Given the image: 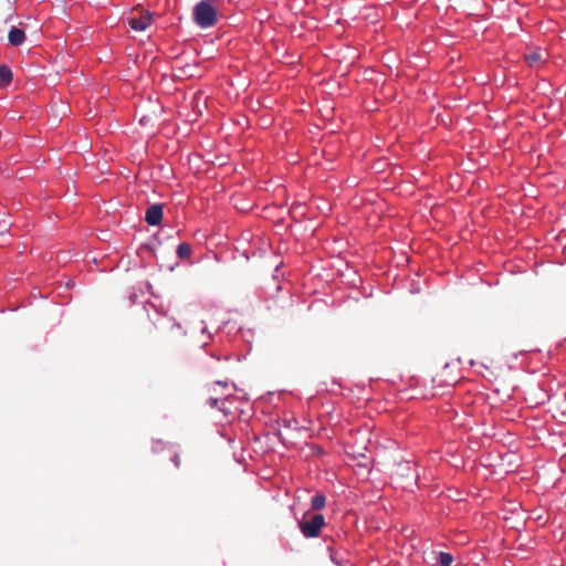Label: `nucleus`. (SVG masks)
<instances>
[{"mask_svg": "<svg viewBox=\"0 0 566 566\" xmlns=\"http://www.w3.org/2000/svg\"><path fill=\"white\" fill-rule=\"evenodd\" d=\"M153 308V313L147 310L149 325L145 327V333L148 336L156 335L163 340H171L176 336L184 334L181 325L163 308L157 307L154 304H149Z\"/></svg>", "mask_w": 566, "mask_h": 566, "instance_id": "nucleus-1", "label": "nucleus"}, {"mask_svg": "<svg viewBox=\"0 0 566 566\" xmlns=\"http://www.w3.org/2000/svg\"><path fill=\"white\" fill-rule=\"evenodd\" d=\"M193 20L200 28H210L217 23V10L209 0L198 2L193 8Z\"/></svg>", "mask_w": 566, "mask_h": 566, "instance_id": "nucleus-2", "label": "nucleus"}, {"mask_svg": "<svg viewBox=\"0 0 566 566\" xmlns=\"http://www.w3.org/2000/svg\"><path fill=\"white\" fill-rule=\"evenodd\" d=\"M298 526L305 537L314 538L321 534L323 526H325V517L322 514L310 515L306 513Z\"/></svg>", "mask_w": 566, "mask_h": 566, "instance_id": "nucleus-3", "label": "nucleus"}, {"mask_svg": "<svg viewBox=\"0 0 566 566\" xmlns=\"http://www.w3.org/2000/svg\"><path fill=\"white\" fill-rule=\"evenodd\" d=\"M153 14L148 11L142 12L138 17L132 15L128 18L129 27L135 31H144L146 30L151 22Z\"/></svg>", "mask_w": 566, "mask_h": 566, "instance_id": "nucleus-4", "label": "nucleus"}, {"mask_svg": "<svg viewBox=\"0 0 566 566\" xmlns=\"http://www.w3.org/2000/svg\"><path fill=\"white\" fill-rule=\"evenodd\" d=\"M163 220V207L160 205H151L145 213V221L149 226H158Z\"/></svg>", "mask_w": 566, "mask_h": 566, "instance_id": "nucleus-5", "label": "nucleus"}, {"mask_svg": "<svg viewBox=\"0 0 566 566\" xmlns=\"http://www.w3.org/2000/svg\"><path fill=\"white\" fill-rule=\"evenodd\" d=\"M219 388L227 389L228 388V384L227 382L217 381L216 384H213V386L211 388H209V392H211V394L208 397V402L213 408L218 407V402L219 401H221L223 403V399L227 398V396L221 397L219 395V391H218Z\"/></svg>", "mask_w": 566, "mask_h": 566, "instance_id": "nucleus-6", "label": "nucleus"}, {"mask_svg": "<svg viewBox=\"0 0 566 566\" xmlns=\"http://www.w3.org/2000/svg\"><path fill=\"white\" fill-rule=\"evenodd\" d=\"M25 40V33L22 29L13 27L8 33V41L14 46L21 45Z\"/></svg>", "mask_w": 566, "mask_h": 566, "instance_id": "nucleus-7", "label": "nucleus"}, {"mask_svg": "<svg viewBox=\"0 0 566 566\" xmlns=\"http://www.w3.org/2000/svg\"><path fill=\"white\" fill-rule=\"evenodd\" d=\"M12 80V72L6 65H0V88L6 87Z\"/></svg>", "mask_w": 566, "mask_h": 566, "instance_id": "nucleus-8", "label": "nucleus"}, {"mask_svg": "<svg viewBox=\"0 0 566 566\" xmlns=\"http://www.w3.org/2000/svg\"><path fill=\"white\" fill-rule=\"evenodd\" d=\"M525 61L530 66H535L543 61V54L539 51H533L525 54Z\"/></svg>", "mask_w": 566, "mask_h": 566, "instance_id": "nucleus-9", "label": "nucleus"}, {"mask_svg": "<svg viewBox=\"0 0 566 566\" xmlns=\"http://www.w3.org/2000/svg\"><path fill=\"white\" fill-rule=\"evenodd\" d=\"M326 504V497L323 494H315L311 500V505L313 510H322Z\"/></svg>", "mask_w": 566, "mask_h": 566, "instance_id": "nucleus-10", "label": "nucleus"}, {"mask_svg": "<svg viewBox=\"0 0 566 566\" xmlns=\"http://www.w3.org/2000/svg\"><path fill=\"white\" fill-rule=\"evenodd\" d=\"M177 255L185 260L191 255V247L188 243H180L177 247Z\"/></svg>", "mask_w": 566, "mask_h": 566, "instance_id": "nucleus-11", "label": "nucleus"}, {"mask_svg": "<svg viewBox=\"0 0 566 566\" xmlns=\"http://www.w3.org/2000/svg\"><path fill=\"white\" fill-rule=\"evenodd\" d=\"M438 562H439L440 566H451V564L453 562V557L449 553L440 552Z\"/></svg>", "mask_w": 566, "mask_h": 566, "instance_id": "nucleus-12", "label": "nucleus"}, {"mask_svg": "<svg viewBox=\"0 0 566 566\" xmlns=\"http://www.w3.org/2000/svg\"><path fill=\"white\" fill-rule=\"evenodd\" d=\"M174 464L176 465V468H180V458L178 454H175L172 458H171Z\"/></svg>", "mask_w": 566, "mask_h": 566, "instance_id": "nucleus-13", "label": "nucleus"}]
</instances>
